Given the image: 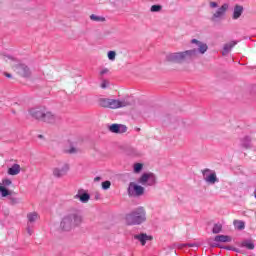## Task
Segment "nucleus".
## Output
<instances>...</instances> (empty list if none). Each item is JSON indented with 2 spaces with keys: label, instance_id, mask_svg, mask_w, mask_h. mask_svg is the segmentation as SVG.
<instances>
[{
  "label": "nucleus",
  "instance_id": "obj_1",
  "mask_svg": "<svg viewBox=\"0 0 256 256\" xmlns=\"http://www.w3.org/2000/svg\"><path fill=\"white\" fill-rule=\"evenodd\" d=\"M83 223V216H81V212L76 211L65 216L61 223L60 229L62 231H71L73 227H79Z\"/></svg>",
  "mask_w": 256,
  "mask_h": 256
},
{
  "label": "nucleus",
  "instance_id": "obj_2",
  "mask_svg": "<svg viewBox=\"0 0 256 256\" xmlns=\"http://www.w3.org/2000/svg\"><path fill=\"white\" fill-rule=\"evenodd\" d=\"M135 100L133 97H126L123 100L109 99V98H101L99 100L100 107H106L108 109H120V107H129V105H133Z\"/></svg>",
  "mask_w": 256,
  "mask_h": 256
},
{
  "label": "nucleus",
  "instance_id": "obj_3",
  "mask_svg": "<svg viewBox=\"0 0 256 256\" xmlns=\"http://www.w3.org/2000/svg\"><path fill=\"white\" fill-rule=\"evenodd\" d=\"M197 57V51L195 49L186 50L184 52H174L166 56L167 61L170 63H183V61H191Z\"/></svg>",
  "mask_w": 256,
  "mask_h": 256
},
{
  "label": "nucleus",
  "instance_id": "obj_4",
  "mask_svg": "<svg viewBox=\"0 0 256 256\" xmlns=\"http://www.w3.org/2000/svg\"><path fill=\"white\" fill-rule=\"evenodd\" d=\"M125 221L127 225H141V223H145V221H147L145 209L139 207L126 214Z\"/></svg>",
  "mask_w": 256,
  "mask_h": 256
},
{
  "label": "nucleus",
  "instance_id": "obj_5",
  "mask_svg": "<svg viewBox=\"0 0 256 256\" xmlns=\"http://www.w3.org/2000/svg\"><path fill=\"white\" fill-rule=\"evenodd\" d=\"M157 181V178H155V174L153 173H144L139 178L138 183L141 185H148L149 187H153Z\"/></svg>",
  "mask_w": 256,
  "mask_h": 256
},
{
  "label": "nucleus",
  "instance_id": "obj_6",
  "mask_svg": "<svg viewBox=\"0 0 256 256\" xmlns=\"http://www.w3.org/2000/svg\"><path fill=\"white\" fill-rule=\"evenodd\" d=\"M42 122L48 123L49 125H57V123H61V117H59L56 114H53V112L49 110H46Z\"/></svg>",
  "mask_w": 256,
  "mask_h": 256
},
{
  "label": "nucleus",
  "instance_id": "obj_7",
  "mask_svg": "<svg viewBox=\"0 0 256 256\" xmlns=\"http://www.w3.org/2000/svg\"><path fill=\"white\" fill-rule=\"evenodd\" d=\"M46 111L47 108L45 107L31 108L29 110V115H31L33 119H37V121H43Z\"/></svg>",
  "mask_w": 256,
  "mask_h": 256
},
{
  "label": "nucleus",
  "instance_id": "obj_8",
  "mask_svg": "<svg viewBox=\"0 0 256 256\" xmlns=\"http://www.w3.org/2000/svg\"><path fill=\"white\" fill-rule=\"evenodd\" d=\"M145 193V188H143L140 185L130 183L128 187V195L130 197L136 196V197H141Z\"/></svg>",
  "mask_w": 256,
  "mask_h": 256
},
{
  "label": "nucleus",
  "instance_id": "obj_9",
  "mask_svg": "<svg viewBox=\"0 0 256 256\" xmlns=\"http://www.w3.org/2000/svg\"><path fill=\"white\" fill-rule=\"evenodd\" d=\"M202 175L204 177V181L211 183L212 185H215V183L218 181L217 174H215V172H211L209 169L203 170Z\"/></svg>",
  "mask_w": 256,
  "mask_h": 256
},
{
  "label": "nucleus",
  "instance_id": "obj_10",
  "mask_svg": "<svg viewBox=\"0 0 256 256\" xmlns=\"http://www.w3.org/2000/svg\"><path fill=\"white\" fill-rule=\"evenodd\" d=\"M227 9H229L228 4H223L218 10L213 14L212 21H217V19H223L225 17V13H227Z\"/></svg>",
  "mask_w": 256,
  "mask_h": 256
},
{
  "label": "nucleus",
  "instance_id": "obj_11",
  "mask_svg": "<svg viewBox=\"0 0 256 256\" xmlns=\"http://www.w3.org/2000/svg\"><path fill=\"white\" fill-rule=\"evenodd\" d=\"M16 71L19 75L22 77H30L31 76V70L29 67L25 64H19L16 66Z\"/></svg>",
  "mask_w": 256,
  "mask_h": 256
},
{
  "label": "nucleus",
  "instance_id": "obj_12",
  "mask_svg": "<svg viewBox=\"0 0 256 256\" xmlns=\"http://www.w3.org/2000/svg\"><path fill=\"white\" fill-rule=\"evenodd\" d=\"M191 43H193L194 45H197L198 50L197 49H195V50L197 51V53H200L201 55H204V53H207V49H209L207 44H205L197 39H192Z\"/></svg>",
  "mask_w": 256,
  "mask_h": 256
},
{
  "label": "nucleus",
  "instance_id": "obj_13",
  "mask_svg": "<svg viewBox=\"0 0 256 256\" xmlns=\"http://www.w3.org/2000/svg\"><path fill=\"white\" fill-rule=\"evenodd\" d=\"M74 199H79L81 203H87L89 199H91V195L89 193L85 192V190L80 189L78 190V193L74 196Z\"/></svg>",
  "mask_w": 256,
  "mask_h": 256
},
{
  "label": "nucleus",
  "instance_id": "obj_14",
  "mask_svg": "<svg viewBox=\"0 0 256 256\" xmlns=\"http://www.w3.org/2000/svg\"><path fill=\"white\" fill-rule=\"evenodd\" d=\"M67 171H69V166L65 164L62 168H54L53 175L59 179L61 177H65V175H67Z\"/></svg>",
  "mask_w": 256,
  "mask_h": 256
},
{
  "label": "nucleus",
  "instance_id": "obj_15",
  "mask_svg": "<svg viewBox=\"0 0 256 256\" xmlns=\"http://www.w3.org/2000/svg\"><path fill=\"white\" fill-rule=\"evenodd\" d=\"M134 239H136L137 241H140L141 245L145 246L147 241H151L153 237L148 236L147 234L141 233V234L134 235Z\"/></svg>",
  "mask_w": 256,
  "mask_h": 256
},
{
  "label": "nucleus",
  "instance_id": "obj_16",
  "mask_svg": "<svg viewBox=\"0 0 256 256\" xmlns=\"http://www.w3.org/2000/svg\"><path fill=\"white\" fill-rule=\"evenodd\" d=\"M216 243H231L232 239L231 236L228 235H217L214 238Z\"/></svg>",
  "mask_w": 256,
  "mask_h": 256
},
{
  "label": "nucleus",
  "instance_id": "obj_17",
  "mask_svg": "<svg viewBox=\"0 0 256 256\" xmlns=\"http://www.w3.org/2000/svg\"><path fill=\"white\" fill-rule=\"evenodd\" d=\"M21 173V165L19 164H13L8 169V175H19Z\"/></svg>",
  "mask_w": 256,
  "mask_h": 256
},
{
  "label": "nucleus",
  "instance_id": "obj_18",
  "mask_svg": "<svg viewBox=\"0 0 256 256\" xmlns=\"http://www.w3.org/2000/svg\"><path fill=\"white\" fill-rule=\"evenodd\" d=\"M174 127H177L178 129H185L187 127V120L180 118L177 120H174Z\"/></svg>",
  "mask_w": 256,
  "mask_h": 256
},
{
  "label": "nucleus",
  "instance_id": "obj_19",
  "mask_svg": "<svg viewBox=\"0 0 256 256\" xmlns=\"http://www.w3.org/2000/svg\"><path fill=\"white\" fill-rule=\"evenodd\" d=\"M235 45H237V42H235V41L225 44L223 47L222 55H227V53H229L231 51V49H233L235 47Z\"/></svg>",
  "mask_w": 256,
  "mask_h": 256
},
{
  "label": "nucleus",
  "instance_id": "obj_20",
  "mask_svg": "<svg viewBox=\"0 0 256 256\" xmlns=\"http://www.w3.org/2000/svg\"><path fill=\"white\" fill-rule=\"evenodd\" d=\"M27 219L28 225H31V223H35L39 219V214L37 212H30L27 214Z\"/></svg>",
  "mask_w": 256,
  "mask_h": 256
},
{
  "label": "nucleus",
  "instance_id": "obj_21",
  "mask_svg": "<svg viewBox=\"0 0 256 256\" xmlns=\"http://www.w3.org/2000/svg\"><path fill=\"white\" fill-rule=\"evenodd\" d=\"M241 247H245L249 251H253V249H255V243H253V240H244L241 243Z\"/></svg>",
  "mask_w": 256,
  "mask_h": 256
},
{
  "label": "nucleus",
  "instance_id": "obj_22",
  "mask_svg": "<svg viewBox=\"0 0 256 256\" xmlns=\"http://www.w3.org/2000/svg\"><path fill=\"white\" fill-rule=\"evenodd\" d=\"M243 14V6H235L234 12H233V19H239L241 15Z\"/></svg>",
  "mask_w": 256,
  "mask_h": 256
},
{
  "label": "nucleus",
  "instance_id": "obj_23",
  "mask_svg": "<svg viewBox=\"0 0 256 256\" xmlns=\"http://www.w3.org/2000/svg\"><path fill=\"white\" fill-rule=\"evenodd\" d=\"M241 146L244 147V149H251V137L245 136L241 140Z\"/></svg>",
  "mask_w": 256,
  "mask_h": 256
},
{
  "label": "nucleus",
  "instance_id": "obj_24",
  "mask_svg": "<svg viewBox=\"0 0 256 256\" xmlns=\"http://www.w3.org/2000/svg\"><path fill=\"white\" fill-rule=\"evenodd\" d=\"M234 227L238 229V231H243V229H245V222L241 220H234Z\"/></svg>",
  "mask_w": 256,
  "mask_h": 256
},
{
  "label": "nucleus",
  "instance_id": "obj_25",
  "mask_svg": "<svg viewBox=\"0 0 256 256\" xmlns=\"http://www.w3.org/2000/svg\"><path fill=\"white\" fill-rule=\"evenodd\" d=\"M90 19H91V21H96L97 23H103L105 21V17L98 16V15H95V14H92L90 16Z\"/></svg>",
  "mask_w": 256,
  "mask_h": 256
},
{
  "label": "nucleus",
  "instance_id": "obj_26",
  "mask_svg": "<svg viewBox=\"0 0 256 256\" xmlns=\"http://www.w3.org/2000/svg\"><path fill=\"white\" fill-rule=\"evenodd\" d=\"M107 129H127L123 124H108Z\"/></svg>",
  "mask_w": 256,
  "mask_h": 256
},
{
  "label": "nucleus",
  "instance_id": "obj_27",
  "mask_svg": "<svg viewBox=\"0 0 256 256\" xmlns=\"http://www.w3.org/2000/svg\"><path fill=\"white\" fill-rule=\"evenodd\" d=\"M3 61H5L6 63H15L17 61V59L13 56L4 55Z\"/></svg>",
  "mask_w": 256,
  "mask_h": 256
},
{
  "label": "nucleus",
  "instance_id": "obj_28",
  "mask_svg": "<svg viewBox=\"0 0 256 256\" xmlns=\"http://www.w3.org/2000/svg\"><path fill=\"white\" fill-rule=\"evenodd\" d=\"M0 193H1L2 197H7V196L11 195V192L4 186H0Z\"/></svg>",
  "mask_w": 256,
  "mask_h": 256
},
{
  "label": "nucleus",
  "instance_id": "obj_29",
  "mask_svg": "<svg viewBox=\"0 0 256 256\" xmlns=\"http://www.w3.org/2000/svg\"><path fill=\"white\" fill-rule=\"evenodd\" d=\"M222 229H223V226L221 224H215L212 229V233L214 234L221 233Z\"/></svg>",
  "mask_w": 256,
  "mask_h": 256
},
{
  "label": "nucleus",
  "instance_id": "obj_30",
  "mask_svg": "<svg viewBox=\"0 0 256 256\" xmlns=\"http://www.w3.org/2000/svg\"><path fill=\"white\" fill-rule=\"evenodd\" d=\"M142 169H143V164L141 163L134 164V173H140Z\"/></svg>",
  "mask_w": 256,
  "mask_h": 256
},
{
  "label": "nucleus",
  "instance_id": "obj_31",
  "mask_svg": "<svg viewBox=\"0 0 256 256\" xmlns=\"http://www.w3.org/2000/svg\"><path fill=\"white\" fill-rule=\"evenodd\" d=\"M115 57H117V52H115V51H109L108 52V59L110 61H115Z\"/></svg>",
  "mask_w": 256,
  "mask_h": 256
},
{
  "label": "nucleus",
  "instance_id": "obj_32",
  "mask_svg": "<svg viewBox=\"0 0 256 256\" xmlns=\"http://www.w3.org/2000/svg\"><path fill=\"white\" fill-rule=\"evenodd\" d=\"M109 131H110L111 133H116V134H119V135H121V134L127 132L126 129H110Z\"/></svg>",
  "mask_w": 256,
  "mask_h": 256
},
{
  "label": "nucleus",
  "instance_id": "obj_33",
  "mask_svg": "<svg viewBox=\"0 0 256 256\" xmlns=\"http://www.w3.org/2000/svg\"><path fill=\"white\" fill-rule=\"evenodd\" d=\"M150 11L152 13H158V11H161V5H153V6H151Z\"/></svg>",
  "mask_w": 256,
  "mask_h": 256
},
{
  "label": "nucleus",
  "instance_id": "obj_34",
  "mask_svg": "<svg viewBox=\"0 0 256 256\" xmlns=\"http://www.w3.org/2000/svg\"><path fill=\"white\" fill-rule=\"evenodd\" d=\"M111 187V182L110 181H104L102 182V189L107 190Z\"/></svg>",
  "mask_w": 256,
  "mask_h": 256
},
{
  "label": "nucleus",
  "instance_id": "obj_35",
  "mask_svg": "<svg viewBox=\"0 0 256 256\" xmlns=\"http://www.w3.org/2000/svg\"><path fill=\"white\" fill-rule=\"evenodd\" d=\"M65 153H69L70 155L73 153H77V149H75V147H71L70 149H66Z\"/></svg>",
  "mask_w": 256,
  "mask_h": 256
},
{
  "label": "nucleus",
  "instance_id": "obj_36",
  "mask_svg": "<svg viewBox=\"0 0 256 256\" xmlns=\"http://www.w3.org/2000/svg\"><path fill=\"white\" fill-rule=\"evenodd\" d=\"M11 179H4L2 180V185H4L5 187H9V185H11Z\"/></svg>",
  "mask_w": 256,
  "mask_h": 256
},
{
  "label": "nucleus",
  "instance_id": "obj_37",
  "mask_svg": "<svg viewBox=\"0 0 256 256\" xmlns=\"http://www.w3.org/2000/svg\"><path fill=\"white\" fill-rule=\"evenodd\" d=\"M197 245L195 243H185L181 244V247H196Z\"/></svg>",
  "mask_w": 256,
  "mask_h": 256
},
{
  "label": "nucleus",
  "instance_id": "obj_38",
  "mask_svg": "<svg viewBox=\"0 0 256 256\" xmlns=\"http://www.w3.org/2000/svg\"><path fill=\"white\" fill-rule=\"evenodd\" d=\"M108 85H109V82H107V80H104V81L102 82V84H101V88H102V89H106Z\"/></svg>",
  "mask_w": 256,
  "mask_h": 256
},
{
  "label": "nucleus",
  "instance_id": "obj_39",
  "mask_svg": "<svg viewBox=\"0 0 256 256\" xmlns=\"http://www.w3.org/2000/svg\"><path fill=\"white\" fill-rule=\"evenodd\" d=\"M211 9H216V7H219V4L217 2H210Z\"/></svg>",
  "mask_w": 256,
  "mask_h": 256
},
{
  "label": "nucleus",
  "instance_id": "obj_40",
  "mask_svg": "<svg viewBox=\"0 0 256 256\" xmlns=\"http://www.w3.org/2000/svg\"><path fill=\"white\" fill-rule=\"evenodd\" d=\"M106 73H109V69L104 68L100 71V75H106Z\"/></svg>",
  "mask_w": 256,
  "mask_h": 256
},
{
  "label": "nucleus",
  "instance_id": "obj_41",
  "mask_svg": "<svg viewBox=\"0 0 256 256\" xmlns=\"http://www.w3.org/2000/svg\"><path fill=\"white\" fill-rule=\"evenodd\" d=\"M27 233H28L29 235H33V230H31V224H28Z\"/></svg>",
  "mask_w": 256,
  "mask_h": 256
},
{
  "label": "nucleus",
  "instance_id": "obj_42",
  "mask_svg": "<svg viewBox=\"0 0 256 256\" xmlns=\"http://www.w3.org/2000/svg\"><path fill=\"white\" fill-rule=\"evenodd\" d=\"M10 201H11L12 203H14V204L19 203V199L14 198V197H10Z\"/></svg>",
  "mask_w": 256,
  "mask_h": 256
},
{
  "label": "nucleus",
  "instance_id": "obj_43",
  "mask_svg": "<svg viewBox=\"0 0 256 256\" xmlns=\"http://www.w3.org/2000/svg\"><path fill=\"white\" fill-rule=\"evenodd\" d=\"M94 181H101V177H99V176L95 177Z\"/></svg>",
  "mask_w": 256,
  "mask_h": 256
},
{
  "label": "nucleus",
  "instance_id": "obj_44",
  "mask_svg": "<svg viewBox=\"0 0 256 256\" xmlns=\"http://www.w3.org/2000/svg\"><path fill=\"white\" fill-rule=\"evenodd\" d=\"M5 77H8L9 79H11V74H9V73H5Z\"/></svg>",
  "mask_w": 256,
  "mask_h": 256
},
{
  "label": "nucleus",
  "instance_id": "obj_45",
  "mask_svg": "<svg viewBox=\"0 0 256 256\" xmlns=\"http://www.w3.org/2000/svg\"><path fill=\"white\" fill-rule=\"evenodd\" d=\"M211 247H221V246H219V244H217V243H214L211 245Z\"/></svg>",
  "mask_w": 256,
  "mask_h": 256
},
{
  "label": "nucleus",
  "instance_id": "obj_46",
  "mask_svg": "<svg viewBox=\"0 0 256 256\" xmlns=\"http://www.w3.org/2000/svg\"><path fill=\"white\" fill-rule=\"evenodd\" d=\"M38 139H43V135H38Z\"/></svg>",
  "mask_w": 256,
  "mask_h": 256
}]
</instances>
